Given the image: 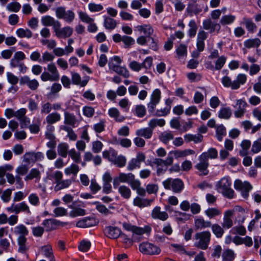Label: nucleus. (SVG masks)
Listing matches in <instances>:
<instances>
[{"label": "nucleus", "instance_id": "nucleus-1", "mask_svg": "<svg viewBox=\"0 0 261 261\" xmlns=\"http://www.w3.org/2000/svg\"><path fill=\"white\" fill-rule=\"evenodd\" d=\"M231 182L229 177H224L222 178L216 184V188L218 191H220L222 194L227 197L231 199L233 197L234 191L231 188Z\"/></svg>", "mask_w": 261, "mask_h": 261}, {"label": "nucleus", "instance_id": "nucleus-2", "mask_svg": "<svg viewBox=\"0 0 261 261\" xmlns=\"http://www.w3.org/2000/svg\"><path fill=\"white\" fill-rule=\"evenodd\" d=\"M247 81V76L245 74H239L237 76L236 80L231 81L230 77L225 76L222 79V83L225 87H230L232 90L238 89L241 85L244 84Z\"/></svg>", "mask_w": 261, "mask_h": 261}, {"label": "nucleus", "instance_id": "nucleus-3", "mask_svg": "<svg viewBox=\"0 0 261 261\" xmlns=\"http://www.w3.org/2000/svg\"><path fill=\"white\" fill-rule=\"evenodd\" d=\"M211 234L208 231H204L198 232L195 235V247L202 250L207 248L211 240Z\"/></svg>", "mask_w": 261, "mask_h": 261}, {"label": "nucleus", "instance_id": "nucleus-4", "mask_svg": "<svg viewBox=\"0 0 261 261\" xmlns=\"http://www.w3.org/2000/svg\"><path fill=\"white\" fill-rule=\"evenodd\" d=\"M164 188L167 190H172L174 192H180L184 188L182 181L178 178H169L163 182Z\"/></svg>", "mask_w": 261, "mask_h": 261}, {"label": "nucleus", "instance_id": "nucleus-5", "mask_svg": "<svg viewBox=\"0 0 261 261\" xmlns=\"http://www.w3.org/2000/svg\"><path fill=\"white\" fill-rule=\"evenodd\" d=\"M56 17L59 19H63L66 22L71 23L75 18V13L71 10H66L64 7H57L55 10Z\"/></svg>", "mask_w": 261, "mask_h": 261}, {"label": "nucleus", "instance_id": "nucleus-6", "mask_svg": "<svg viewBox=\"0 0 261 261\" xmlns=\"http://www.w3.org/2000/svg\"><path fill=\"white\" fill-rule=\"evenodd\" d=\"M234 187L236 190L240 192L242 196L247 199L249 193L252 189V185L248 181H242L240 179H237L234 182Z\"/></svg>", "mask_w": 261, "mask_h": 261}, {"label": "nucleus", "instance_id": "nucleus-7", "mask_svg": "<svg viewBox=\"0 0 261 261\" xmlns=\"http://www.w3.org/2000/svg\"><path fill=\"white\" fill-rule=\"evenodd\" d=\"M161 98V92L160 89H155L151 93L150 101L147 104L148 111L152 113L160 101Z\"/></svg>", "mask_w": 261, "mask_h": 261}, {"label": "nucleus", "instance_id": "nucleus-8", "mask_svg": "<svg viewBox=\"0 0 261 261\" xmlns=\"http://www.w3.org/2000/svg\"><path fill=\"white\" fill-rule=\"evenodd\" d=\"M247 106V103L244 99H237L236 101V105L233 106V107L236 109L234 112L235 117L237 118L243 117L246 112V108Z\"/></svg>", "mask_w": 261, "mask_h": 261}, {"label": "nucleus", "instance_id": "nucleus-9", "mask_svg": "<svg viewBox=\"0 0 261 261\" xmlns=\"http://www.w3.org/2000/svg\"><path fill=\"white\" fill-rule=\"evenodd\" d=\"M61 24L59 22L57 27L54 30L56 36L59 38H66L70 37L73 32V29L69 27L66 26L61 28Z\"/></svg>", "mask_w": 261, "mask_h": 261}, {"label": "nucleus", "instance_id": "nucleus-10", "mask_svg": "<svg viewBox=\"0 0 261 261\" xmlns=\"http://www.w3.org/2000/svg\"><path fill=\"white\" fill-rule=\"evenodd\" d=\"M146 156L144 153L138 152L136 158H133L128 164L127 169L132 171L136 168H140L141 163L144 162Z\"/></svg>", "mask_w": 261, "mask_h": 261}, {"label": "nucleus", "instance_id": "nucleus-11", "mask_svg": "<svg viewBox=\"0 0 261 261\" xmlns=\"http://www.w3.org/2000/svg\"><path fill=\"white\" fill-rule=\"evenodd\" d=\"M139 249L142 253L146 254H159L160 252V249L157 246L147 242L140 244Z\"/></svg>", "mask_w": 261, "mask_h": 261}, {"label": "nucleus", "instance_id": "nucleus-12", "mask_svg": "<svg viewBox=\"0 0 261 261\" xmlns=\"http://www.w3.org/2000/svg\"><path fill=\"white\" fill-rule=\"evenodd\" d=\"M134 175L132 173H120L118 176L115 177L113 179V184L114 188H116L118 187L120 182H127L129 184L130 180L133 179Z\"/></svg>", "mask_w": 261, "mask_h": 261}, {"label": "nucleus", "instance_id": "nucleus-13", "mask_svg": "<svg viewBox=\"0 0 261 261\" xmlns=\"http://www.w3.org/2000/svg\"><path fill=\"white\" fill-rule=\"evenodd\" d=\"M19 83L21 85H26L32 90L34 91L37 89L39 83L36 79H31L28 76H23L20 77Z\"/></svg>", "mask_w": 261, "mask_h": 261}, {"label": "nucleus", "instance_id": "nucleus-14", "mask_svg": "<svg viewBox=\"0 0 261 261\" xmlns=\"http://www.w3.org/2000/svg\"><path fill=\"white\" fill-rule=\"evenodd\" d=\"M150 229L148 227L144 228L135 226L133 231L132 238L134 242H140L142 240V236L146 232H149Z\"/></svg>", "mask_w": 261, "mask_h": 261}, {"label": "nucleus", "instance_id": "nucleus-15", "mask_svg": "<svg viewBox=\"0 0 261 261\" xmlns=\"http://www.w3.org/2000/svg\"><path fill=\"white\" fill-rule=\"evenodd\" d=\"M208 166V161L199 156V163L195 165V168L199 171L200 175H206L208 173L207 170Z\"/></svg>", "mask_w": 261, "mask_h": 261}, {"label": "nucleus", "instance_id": "nucleus-16", "mask_svg": "<svg viewBox=\"0 0 261 261\" xmlns=\"http://www.w3.org/2000/svg\"><path fill=\"white\" fill-rule=\"evenodd\" d=\"M38 253L41 254L46 258H49V261H56L52 246L50 244H46L39 247Z\"/></svg>", "mask_w": 261, "mask_h": 261}, {"label": "nucleus", "instance_id": "nucleus-17", "mask_svg": "<svg viewBox=\"0 0 261 261\" xmlns=\"http://www.w3.org/2000/svg\"><path fill=\"white\" fill-rule=\"evenodd\" d=\"M121 229L116 226H108L105 229L106 236L112 239H116L121 234Z\"/></svg>", "mask_w": 261, "mask_h": 261}, {"label": "nucleus", "instance_id": "nucleus-18", "mask_svg": "<svg viewBox=\"0 0 261 261\" xmlns=\"http://www.w3.org/2000/svg\"><path fill=\"white\" fill-rule=\"evenodd\" d=\"M203 27L205 30H208L211 33L215 31L218 33L221 29L220 24L213 22L210 18L203 21Z\"/></svg>", "mask_w": 261, "mask_h": 261}, {"label": "nucleus", "instance_id": "nucleus-19", "mask_svg": "<svg viewBox=\"0 0 261 261\" xmlns=\"http://www.w3.org/2000/svg\"><path fill=\"white\" fill-rule=\"evenodd\" d=\"M44 158L43 154L41 152L36 153L29 152L26 153L23 156V161L29 164L31 161L35 162L37 161H41Z\"/></svg>", "mask_w": 261, "mask_h": 261}, {"label": "nucleus", "instance_id": "nucleus-20", "mask_svg": "<svg viewBox=\"0 0 261 261\" xmlns=\"http://www.w3.org/2000/svg\"><path fill=\"white\" fill-rule=\"evenodd\" d=\"M151 217L154 219H159L164 221L168 219V215L166 212L161 211L160 206H156L151 212Z\"/></svg>", "mask_w": 261, "mask_h": 261}, {"label": "nucleus", "instance_id": "nucleus-21", "mask_svg": "<svg viewBox=\"0 0 261 261\" xmlns=\"http://www.w3.org/2000/svg\"><path fill=\"white\" fill-rule=\"evenodd\" d=\"M109 68L117 74L122 75L125 78H127L129 76V71L124 67L114 64L113 63H110Z\"/></svg>", "mask_w": 261, "mask_h": 261}, {"label": "nucleus", "instance_id": "nucleus-22", "mask_svg": "<svg viewBox=\"0 0 261 261\" xmlns=\"http://www.w3.org/2000/svg\"><path fill=\"white\" fill-rule=\"evenodd\" d=\"M133 190H136L137 193L141 196H145L146 194V190L141 187V182L138 179H135V175L133 179L130 180L129 182Z\"/></svg>", "mask_w": 261, "mask_h": 261}, {"label": "nucleus", "instance_id": "nucleus-23", "mask_svg": "<svg viewBox=\"0 0 261 261\" xmlns=\"http://www.w3.org/2000/svg\"><path fill=\"white\" fill-rule=\"evenodd\" d=\"M204 213L209 219H215L222 215L221 210L217 207H209L204 211Z\"/></svg>", "mask_w": 261, "mask_h": 261}, {"label": "nucleus", "instance_id": "nucleus-24", "mask_svg": "<svg viewBox=\"0 0 261 261\" xmlns=\"http://www.w3.org/2000/svg\"><path fill=\"white\" fill-rule=\"evenodd\" d=\"M172 100L170 98H168L165 101V107L161 108L156 111L155 115L158 117H162L167 115L171 110V104Z\"/></svg>", "mask_w": 261, "mask_h": 261}, {"label": "nucleus", "instance_id": "nucleus-25", "mask_svg": "<svg viewBox=\"0 0 261 261\" xmlns=\"http://www.w3.org/2000/svg\"><path fill=\"white\" fill-rule=\"evenodd\" d=\"M207 35V33L203 30L199 31L198 33L196 45L197 49L200 51H202L204 49V41L206 39Z\"/></svg>", "mask_w": 261, "mask_h": 261}, {"label": "nucleus", "instance_id": "nucleus-26", "mask_svg": "<svg viewBox=\"0 0 261 261\" xmlns=\"http://www.w3.org/2000/svg\"><path fill=\"white\" fill-rule=\"evenodd\" d=\"M41 21L44 26H53L54 31L59 23V21L56 20L53 17L48 15L42 17Z\"/></svg>", "mask_w": 261, "mask_h": 261}, {"label": "nucleus", "instance_id": "nucleus-27", "mask_svg": "<svg viewBox=\"0 0 261 261\" xmlns=\"http://www.w3.org/2000/svg\"><path fill=\"white\" fill-rule=\"evenodd\" d=\"M211 226V222L208 220H205L203 218H199L195 220V227L197 229L210 228Z\"/></svg>", "mask_w": 261, "mask_h": 261}, {"label": "nucleus", "instance_id": "nucleus-28", "mask_svg": "<svg viewBox=\"0 0 261 261\" xmlns=\"http://www.w3.org/2000/svg\"><path fill=\"white\" fill-rule=\"evenodd\" d=\"M95 221L93 218H85L76 223V226L81 228H86L95 225Z\"/></svg>", "mask_w": 261, "mask_h": 261}, {"label": "nucleus", "instance_id": "nucleus-29", "mask_svg": "<svg viewBox=\"0 0 261 261\" xmlns=\"http://www.w3.org/2000/svg\"><path fill=\"white\" fill-rule=\"evenodd\" d=\"M108 114L111 118H114L117 122H122L125 118L121 115L119 110L115 108H112L108 111Z\"/></svg>", "mask_w": 261, "mask_h": 261}, {"label": "nucleus", "instance_id": "nucleus-30", "mask_svg": "<svg viewBox=\"0 0 261 261\" xmlns=\"http://www.w3.org/2000/svg\"><path fill=\"white\" fill-rule=\"evenodd\" d=\"M176 159L186 157L188 155L194 154L195 151L192 149L176 150H173L172 153Z\"/></svg>", "mask_w": 261, "mask_h": 261}, {"label": "nucleus", "instance_id": "nucleus-31", "mask_svg": "<svg viewBox=\"0 0 261 261\" xmlns=\"http://www.w3.org/2000/svg\"><path fill=\"white\" fill-rule=\"evenodd\" d=\"M72 82L73 84L85 87L88 83V79L86 78L82 81L80 75L77 73H72Z\"/></svg>", "mask_w": 261, "mask_h": 261}, {"label": "nucleus", "instance_id": "nucleus-32", "mask_svg": "<svg viewBox=\"0 0 261 261\" xmlns=\"http://www.w3.org/2000/svg\"><path fill=\"white\" fill-rule=\"evenodd\" d=\"M151 202L152 200L137 197L134 199L133 203L135 206L142 208L150 205Z\"/></svg>", "mask_w": 261, "mask_h": 261}, {"label": "nucleus", "instance_id": "nucleus-33", "mask_svg": "<svg viewBox=\"0 0 261 261\" xmlns=\"http://www.w3.org/2000/svg\"><path fill=\"white\" fill-rule=\"evenodd\" d=\"M153 131L149 127L142 128L138 129L136 134L138 136H141L145 138V139H149L152 135Z\"/></svg>", "mask_w": 261, "mask_h": 261}, {"label": "nucleus", "instance_id": "nucleus-34", "mask_svg": "<svg viewBox=\"0 0 261 261\" xmlns=\"http://www.w3.org/2000/svg\"><path fill=\"white\" fill-rule=\"evenodd\" d=\"M232 115V111L229 107L221 108L218 113V117L221 119H228Z\"/></svg>", "mask_w": 261, "mask_h": 261}, {"label": "nucleus", "instance_id": "nucleus-35", "mask_svg": "<svg viewBox=\"0 0 261 261\" xmlns=\"http://www.w3.org/2000/svg\"><path fill=\"white\" fill-rule=\"evenodd\" d=\"M200 156L207 161L208 158L215 159L218 156V151L214 148H210L207 151L203 152Z\"/></svg>", "mask_w": 261, "mask_h": 261}, {"label": "nucleus", "instance_id": "nucleus-36", "mask_svg": "<svg viewBox=\"0 0 261 261\" xmlns=\"http://www.w3.org/2000/svg\"><path fill=\"white\" fill-rule=\"evenodd\" d=\"M137 30L140 34H143L146 37H149L153 33V29L149 25H138Z\"/></svg>", "mask_w": 261, "mask_h": 261}, {"label": "nucleus", "instance_id": "nucleus-37", "mask_svg": "<svg viewBox=\"0 0 261 261\" xmlns=\"http://www.w3.org/2000/svg\"><path fill=\"white\" fill-rule=\"evenodd\" d=\"M174 135L171 132L165 131L159 136L160 140L164 144H167L169 141L173 140Z\"/></svg>", "mask_w": 261, "mask_h": 261}, {"label": "nucleus", "instance_id": "nucleus-38", "mask_svg": "<svg viewBox=\"0 0 261 261\" xmlns=\"http://www.w3.org/2000/svg\"><path fill=\"white\" fill-rule=\"evenodd\" d=\"M118 192L120 195L124 199H128L131 196L132 192L130 189L125 185L119 186Z\"/></svg>", "mask_w": 261, "mask_h": 261}, {"label": "nucleus", "instance_id": "nucleus-39", "mask_svg": "<svg viewBox=\"0 0 261 261\" xmlns=\"http://www.w3.org/2000/svg\"><path fill=\"white\" fill-rule=\"evenodd\" d=\"M61 115L58 113H52L49 114L46 117V121L49 124L56 123L61 120Z\"/></svg>", "mask_w": 261, "mask_h": 261}, {"label": "nucleus", "instance_id": "nucleus-40", "mask_svg": "<svg viewBox=\"0 0 261 261\" xmlns=\"http://www.w3.org/2000/svg\"><path fill=\"white\" fill-rule=\"evenodd\" d=\"M14 233L19 236L25 237L29 233L27 228L23 224H20L14 228Z\"/></svg>", "mask_w": 261, "mask_h": 261}, {"label": "nucleus", "instance_id": "nucleus-41", "mask_svg": "<svg viewBox=\"0 0 261 261\" xmlns=\"http://www.w3.org/2000/svg\"><path fill=\"white\" fill-rule=\"evenodd\" d=\"M165 124V121L163 119L153 118L148 122V126L153 131V129L157 126L163 127Z\"/></svg>", "mask_w": 261, "mask_h": 261}, {"label": "nucleus", "instance_id": "nucleus-42", "mask_svg": "<svg viewBox=\"0 0 261 261\" xmlns=\"http://www.w3.org/2000/svg\"><path fill=\"white\" fill-rule=\"evenodd\" d=\"M211 227L213 232L217 238H221L222 237L224 233V228L222 226H220L217 223H215L212 224Z\"/></svg>", "mask_w": 261, "mask_h": 261}, {"label": "nucleus", "instance_id": "nucleus-43", "mask_svg": "<svg viewBox=\"0 0 261 261\" xmlns=\"http://www.w3.org/2000/svg\"><path fill=\"white\" fill-rule=\"evenodd\" d=\"M261 43L260 40L258 38L248 39L244 42V46L246 48L258 47Z\"/></svg>", "mask_w": 261, "mask_h": 261}, {"label": "nucleus", "instance_id": "nucleus-44", "mask_svg": "<svg viewBox=\"0 0 261 261\" xmlns=\"http://www.w3.org/2000/svg\"><path fill=\"white\" fill-rule=\"evenodd\" d=\"M251 146V141L248 140H244L241 143L242 149L240 151L241 156H245L248 153V150Z\"/></svg>", "mask_w": 261, "mask_h": 261}, {"label": "nucleus", "instance_id": "nucleus-45", "mask_svg": "<svg viewBox=\"0 0 261 261\" xmlns=\"http://www.w3.org/2000/svg\"><path fill=\"white\" fill-rule=\"evenodd\" d=\"M187 142L194 141L195 143L201 142L203 140V136L201 135L187 134L184 136Z\"/></svg>", "mask_w": 261, "mask_h": 261}, {"label": "nucleus", "instance_id": "nucleus-46", "mask_svg": "<svg viewBox=\"0 0 261 261\" xmlns=\"http://www.w3.org/2000/svg\"><path fill=\"white\" fill-rule=\"evenodd\" d=\"M72 182V180L71 179H65L61 180L55 187V190L56 191L61 190L63 189L68 188Z\"/></svg>", "mask_w": 261, "mask_h": 261}, {"label": "nucleus", "instance_id": "nucleus-47", "mask_svg": "<svg viewBox=\"0 0 261 261\" xmlns=\"http://www.w3.org/2000/svg\"><path fill=\"white\" fill-rule=\"evenodd\" d=\"M16 33L20 38H30L32 36V32L28 29H18L17 30Z\"/></svg>", "mask_w": 261, "mask_h": 261}, {"label": "nucleus", "instance_id": "nucleus-48", "mask_svg": "<svg viewBox=\"0 0 261 261\" xmlns=\"http://www.w3.org/2000/svg\"><path fill=\"white\" fill-rule=\"evenodd\" d=\"M222 256L223 261H233L235 254L232 250L227 249L223 251Z\"/></svg>", "mask_w": 261, "mask_h": 261}, {"label": "nucleus", "instance_id": "nucleus-49", "mask_svg": "<svg viewBox=\"0 0 261 261\" xmlns=\"http://www.w3.org/2000/svg\"><path fill=\"white\" fill-rule=\"evenodd\" d=\"M104 25L107 29L113 30L117 25L116 20L109 17H105L104 20Z\"/></svg>", "mask_w": 261, "mask_h": 261}, {"label": "nucleus", "instance_id": "nucleus-50", "mask_svg": "<svg viewBox=\"0 0 261 261\" xmlns=\"http://www.w3.org/2000/svg\"><path fill=\"white\" fill-rule=\"evenodd\" d=\"M58 222L54 219H46L42 222V225L46 227V231H50L55 228Z\"/></svg>", "mask_w": 261, "mask_h": 261}, {"label": "nucleus", "instance_id": "nucleus-51", "mask_svg": "<svg viewBox=\"0 0 261 261\" xmlns=\"http://www.w3.org/2000/svg\"><path fill=\"white\" fill-rule=\"evenodd\" d=\"M236 19V17L234 15H225L224 16H222L220 21V23L222 25H225L227 24H229L232 23H233Z\"/></svg>", "mask_w": 261, "mask_h": 261}, {"label": "nucleus", "instance_id": "nucleus-52", "mask_svg": "<svg viewBox=\"0 0 261 261\" xmlns=\"http://www.w3.org/2000/svg\"><path fill=\"white\" fill-rule=\"evenodd\" d=\"M17 214L24 212L27 214H31V212L29 206L25 202H22L17 204Z\"/></svg>", "mask_w": 261, "mask_h": 261}, {"label": "nucleus", "instance_id": "nucleus-53", "mask_svg": "<svg viewBox=\"0 0 261 261\" xmlns=\"http://www.w3.org/2000/svg\"><path fill=\"white\" fill-rule=\"evenodd\" d=\"M69 146L65 143H62L58 145V150L59 154L63 158H66L67 155V150Z\"/></svg>", "mask_w": 261, "mask_h": 261}, {"label": "nucleus", "instance_id": "nucleus-54", "mask_svg": "<svg viewBox=\"0 0 261 261\" xmlns=\"http://www.w3.org/2000/svg\"><path fill=\"white\" fill-rule=\"evenodd\" d=\"M29 203L33 206H37L40 204V198L36 193H31L28 196Z\"/></svg>", "mask_w": 261, "mask_h": 261}, {"label": "nucleus", "instance_id": "nucleus-55", "mask_svg": "<svg viewBox=\"0 0 261 261\" xmlns=\"http://www.w3.org/2000/svg\"><path fill=\"white\" fill-rule=\"evenodd\" d=\"M226 135V128L223 125H220L217 126L216 129V137L219 141H221L223 137Z\"/></svg>", "mask_w": 261, "mask_h": 261}, {"label": "nucleus", "instance_id": "nucleus-56", "mask_svg": "<svg viewBox=\"0 0 261 261\" xmlns=\"http://www.w3.org/2000/svg\"><path fill=\"white\" fill-rule=\"evenodd\" d=\"M69 155L71 159L75 163H79L81 161V154L73 148L68 151Z\"/></svg>", "mask_w": 261, "mask_h": 261}, {"label": "nucleus", "instance_id": "nucleus-57", "mask_svg": "<svg viewBox=\"0 0 261 261\" xmlns=\"http://www.w3.org/2000/svg\"><path fill=\"white\" fill-rule=\"evenodd\" d=\"M21 5L17 2H14L8 4L6 8L10 12H18L21 8Z\"/></svg>", "mask_w": 261, "mask_h": 261}, {"label": "nucleus", "instance_id": "nucleus-58", "mask_svg": "<svg viewBox=\"0 0 261 261\" xmlns=\"http://www.w3.org/2000/svg\"><path fill=\"white\" fill-rule=\"evenodd\" d=\"M47 69L53 76L57 79L58 80L60 78V74L58 72L57 68L54 63H50L47 65Z\"/></svg>", "mask_w": 261, "mask_h": 261}, {"label": "nucleus", "instance_id": "nucleus-59", "mask_svg": "<svg viewBox=\"0 0 261 261\" xmlns=\"http://www.w3.org/2000/svg\"><path fill=\"white\" fill-rule=\"evenodd\" d=\"M79 171V167L78 165L72 164L70 166L66 168L64 170V172L67 175L73 174L76 175Z\"/></svg>", "mask_w": 261, "mask_h": 261}, {"label": "nucleus", "instance_id": "nucleus-60", "mask_svg": "<svg viewBox=\"0 0 261 261\" xmlns=\"http://www.w3.org/2000/svg\"><path fill=\"white\" fill-rule=\"evenodd\" d=\"M261 151V137L257 138L253 142L251 147V151L253 153H258Z\"/></svg>", "mask_w": 261, "mask_h": 261}, {"label": "nucleus", "instance_id": "nucleus-61", "mask_svg": "<svg viewBox=\"0 0 261 261\" xmlns=\"http://www.w3.org/2000/svg\"><path fill=\"white\" fill-rule=\"evenodd\" d=\"M189 26L190 29L188 31L189 35L191 37H194L196 34L197 26L194 20H192L189 22Z\"/></svg>", "mask_w": 261, "mask_h": 261}, {"label": "nucleus", "instance_id": "nucleus-62", "mask_svg": "<svg viewBox=\"0 0 261 261\" xmlns=\"http://www.w3.org/2000/svg\"><path fill=\"white\" fill-rule=\"evenodd\" d=\"M65 124H69L74 126L76 123V119L75 117L68 112H65Z\"/></svg>", "mask_w": 261, "mask_h": 261}, {"label": "nucleus", "instance_id": "nucleus-63", "mask_svg": "<svg viewBox=\"0 0 261 261\" xmlns=\"http://www.w3.org/2000/svg\"><path fill=\"white\" fill-rule=\"evenodd\" d=\"M85 215V210L80 208L75 207L73 208L69 213V216L71 217H75L77 216H84Z\"/></svg>", "mask_w": 261, "mask_h": 261}, {"label": "nucleus", "instance_id": "nucleus-64", "mask_svg": "<svg viewBox=\"0 0 261 261\" xmlns=\"http://www.w3.org/2000/svg\"><path fill=\"white\" fill-rule=\"evenodd\" d=\"M120 237L121 240V242L125 244L126 247H128L132 246L133 245V242H134L133 238L130 239L124 233H121V234L120 236Z\"/></svg>", "mask_w": 261, "mask_h": 261}]
</instances>
